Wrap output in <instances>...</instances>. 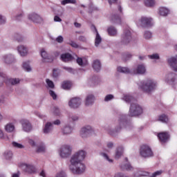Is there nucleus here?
Masks as SVG:
<instances>
[{"mask_svg": "<svg viewBox=\"0 0 177 177\" xmlns=\"http://www.w3.org/2000/svg\"><path fill=\"white\" fill-rule=\"evenodd\" d=\"M86 152L84 150H80L73 154L70 160L71 165H69V169L75 175H81V174H85L86 171V167L85 164L82 163V160L85 158Z\"/></svg>", "mask_w": 177, "mask_h": 177, "instance_id": "nucleus-1", "label": "nucleus"}, {"mask_svg": "<svg viewBox=\"0 0 177 177\" xmlns=\"http://www.w3.org/2000/svg\"><path fill=\"white\" fill-rule=\"evenodd\" d=\"M124 100L127 103H131L129 109V115L130 117H136V115H140L142 113V107L136 103V99L131 95H125L124 97Z\"/></svg>", "mask_w": 177, "mask_h": 177, "instance_id": "nucleus-2", "label": "nucleus"}, {"mask_svg": "<svg viewBox=\"0 0 177 177\" xmlns=\"http://www.w3.org/2000/svg\"><path fill=\"white\" fill-rule=\"evenodd\" d=\"M140 88L146 93H150L153 92L157 86V83L151 80H147L140 83Z\"/></svg>", "mask_w": 177, "mask_h": 177, "instance_id": "nucleus-3", "label": "nucleus"}, {"mask_svg": "<svg viewBox=\"0 0 177 177\" xmlns=\"http://www.w3.org/2000/svg\"><path fill=\"white\" fill-rule=\"evenodd\" d=\"M140 154L144 158H149V157H153V156H154L153 151H151V148L148 145H142L141 147Z\"/></svg>", "mask_w": 177, "mask_h": 177, "instance_id": "nucleus-4", "label": "nucleus"}, {"mask_svg": "<svg viewBox=\"0 0 177 177\" xmlns=\"http://www.w3.org/2000/svg\"><path fill=\"white\" fill-rule=\"evenodd\" d=\"M73 151V148L70 145H63L60 149V157L62 158H67L71 156V152Z\"/></svg>", "mask_w": 177, "mask_h": 177, "instance_id": "nucleus-5", "label": "nucleus"}, {"mask_svg": "<svg viewBox=\"0 0 177 177\" xmlns=\"http://www.w3.org/2000/svg\"><path fill=\"white\" fill-rule=\"evenodd\" d=\"M131 39H132V35L131 33V30H125L122 36V42L124 45H128V44L131 42Z\"/></svg>", "mask_w": 177, "mask_h": 177, "instance_id": "nucleus-6", "label": "nucleus"}, {"mask_svg": "<svg viewBox=\"0 0 177 177\" xmlns=\"http://www.w3.org/2000/svg\"><path fill=\"white\" fill-rule=\"evenodd\" d=\"M141 27H151L153 26V19L147 17H142L139 20Z\"/></svg>", "mask_w": 177, "mask_h": 177, "instance_id": "nucleus-7", "label": "nucleus"}, {"mask_svg": "<svg viewBox=\"0 0 177 177\" xmlns=\"http://www.w3.org/2000/svg\"><path fill=\"white\" fill-rule=\"evenodd\" d=\"M28 18V20H30L33 23H36L37 24H41V23L44 22V19L37 13L30 14Z\"/></svg>", "mask_w": 177, "mask_h": 177, "instance_id": "nucleus-8", "label": "nucleus"}, {"mask_svg": "<svg viewBox=\"0 0 177 177\" xmlns=\"http://www.w3.org/2000/svg\"><path fill=\"white\" fill-rule=\"evenodd\" d=\"M92 132H93L92 127L91 126H86L81 129L80 135L82 138H88V136H91V133H92Z\"/></svg>", "mask_w": 177, "mask_h": 177, "instance_id": "nucleus-9", "label": "nucleus"}, {"mask_svg": "<svg viewBox=\"0 0 177 177\" xmlns=\"http://www.w3.org/2000/svg\"><path fill=\"white\" fill-rule=\"evenodd\" d=\"M68 106L71 109H78L81 106V99L73 97L68 102Z\"/></svg>", "mask_w": 177, "mask_h": 177, "instance_id": "nucleus-10", "label": "nucleus"}, {"mask_svg": "<svg viewBox=\"0 0 177 177\" xmlns=\"http://www.w3.org/2000/svg\"><path fill=\"white\" fill-rule=\"evenodd\" d=\"M20 123L22 125L23 131H24L25 132H30V131L32 129V126L31 125L30 121L26 119H22L20 121Z\"/></svg>", "mask_w": 177, "mask_h": 177, "instance_id": "nucleus-11", "label": "nucleus"}, {"mask_svg": "<svg viewBox=\"0 0 177 177\" xmlns=\"http://www.w3.org/2000/svg\"><path fill=\"white\" fill-rule=\"evenodd\" d=\"M41 56L44 63H52L53 62V57L48 55V53H46L44 48H42L41 50Z\"/></svg>", "mask_w": 177, "mask_h": 177, "instance_id": "nucleus-12", "label": "nucleus"}, {"mask_svg": "<svg viewBox=\"0 0 177 177\" xmlns=\"http://www.w3.org/2000/svg\"><path fill=\"white\" fill-rule=\"evenodd\" d=\"M158 138L160 142L162 143H167L169 140V133L168 132H161L158 133Z\"/></svg>", "mask_w": 177, "mask_h": 177, "instance_id": "nucleus-13", "label": "nucleus"}, {"mask_svg": "<svg viewBox=\"0 0 177 177\" xmlns=\"http://www.w3.org/2000/svg\"><path fill=\"white\" fill-rule=\"evenodd\" d=\"M167 62L170 67L173 68L174 71L177 72V56L176 57H171L168 59Z\"/></svg>", "mask_w": 177, "mask_h": 177, "instance_id": "nucleus-14", "label": "nucleus"}, {"mask_svg": "<svg viewBox=\"0 0 177 177\" xmlns=\"http://www.w3.org/2000/svg\"><path fill=\"white\" fill-rule=\"evenodd\" d=\"M3 59L4 63L6 64H12V63H15V57L12 54H6L3 55Z\"/></svg>", "mask_w": 177, "mask_h": 177, "instance_id": "nucleus-15", "label": "nucleus"}, {"mask_svg": "<svg viewBox=\"0 0 177 177\" xmlns=\"http://www.w3.org/2000/svg\"><path fill=\"white\" fill-rule=\"evenodd\" d=\"M135 74H145L146 73V67L144 64H140L137 68L133 70Z\"/></svg>", "mask_w": 177, "mask_h": 177, "instance_id": "nucleus-16", "label": "nucleus"}, {"mask_svg": "<svg viewBox=\"0 0 177 177\" xmlns=\"http://www.w3.org/2000/svg\"><path fill=\"white\" fill-rule=\"evenodd\" d=\"M110 21L112 24H121V17L118 15H113L111 17Z\"/></svg>", "mask_w": 177, "mask_h": 177, "instance_id": "nucleus-17", "label": "nucleus"}, {"mask_svg": "<svg viewBox=\"0 0 177 177\" xmlns=\"http://www.w3.org/2000/svg\"><path fill=\"white\" fill-rule=\"evenodd\" d=\"M17 50L21 56H27L28 53V49L23 45L19 46Z\"/></svg>", "mask_w": 177, "mask_h": 177, "instance_id": "nucleus-18", "label": "nucleus"}, {"mask_svg": "<svg viewBox=\"0 0 177 177\" xmlns=\"http://www.w3.org/2000/svg\"><path fill=\"white\" fill-rule=\"evenodd\" d=\"M73 59V55H71V54L68 53L61 55V60H62V62H64L65 63H67V62H71Z\"/></svg>", "mask_w": 177, "mask_h": 177, "instance_id": "nucleus-19", "label": "nucleus"}, {"mask_svg": "<svg viewBox=\"0 0 177 177\" xmlns=\"http://www.w3.org/2000/svg\"><path fill=\"white\" fill-rule=\"evenodd\" d=\"M93 68L97 73H99V71H100V69L102 68V64L100 63V61L99 59H95L93 61Z\"/></svg>", "mask_w": 177, "mask_h": 177, "instance_id": "nucleus-20", "label": "nucleus"}, {"mask_svg": "<svg viewBox=\"0 0 177 177\" xmlns=\"http://www.w3.org/2000/svg\"><path fill=\"white\" fill-rule=\"evenodd\" d=\"M95 103V96L93 95H88L86 98L85 104L86 106H92Z\"/></svg>", "mask_w": 177, "mask_h": 177, "instance_id": "nucleus-21", "label": "nucleus"}, {"mask_svg": "<svg viewBox=\"0 0 177 177\" xmlns=\"http://www.w3.org/2000/svg\"><path fill=\"white\" fill-rule=\"evenodd\" d=\"M24 171L27 172V174H35V167L32 165H25Z\"/></svg>", "mask_w": 177, "mask_h": 177, "instance_id": "nucleus-22", "label": "nucleus"}, {"mask_svg": "<svg viewBox=\"0 0 177 177\" xmlns=\"http://www.w3.org/2000/svg\"><path fill=\"white\" fill-rule=\"evenodd\" d=\"M76 62L79 66H88V59L85 57L81 58V57H77L76 59Z\"/></svg>", "mask_w": 177, "mask_h": 177, "instance_id": "nucleus-23", "label": "nucleus"}, {"mask_svg": "<svg viewBox=\"0 0 177 177\" xmlns=\"http://www.w3.org/2000/svg\"><path fill=\"white\" fill-rule=\"evenodd\" d=\"M123 153H124V148H122V147H118L116 149L115 154V160H118L119 158H120Z\"/></svg>", "mask_w": 177, "mask_h": 177, "instance_id": "nucleus-24", "label": "nucleus"}, {"mask_svg": "<svg viewBox=\"0 0 177 177\" xmlns=\"http://www.w3.org/2000/svg\"><path fill=\"white\" fill-rule=\"evenodd\" d=\"M53 129V124H52L51 122H47L44 129V133H49L50 132H52Z\"/></svg>", "mask_w": 177, "mask_h": 177, "instance_id": "nucleus-25", "label": "nucleus"}, {"mask_svg": "<svg viewBox=\"0 0 177 177\" xmlns=\"http://www.w3.org/2000/svg\"><path fill=\"white\" fill-rule=\"evenodd\" d=\"M73 132V127L70 126V124L66 125L63 129H62V133L64 135H70Z\"/></svg>", "mask_w": 177, "mask_h": 177, "instance_id": "nucleus-26", "label": "nucleus"}, {"mask_svg": "<svg viewBox=\"0 0 177 177\" xmlns=\"http://www.w3.org/2000/svg\"><path fill=\"white\" fill-rule=\"evenodd\" d=\"M177 75L176 74L171 73L167 75L166 81L167 82L171 83V82H175V78H176Z\"/></svg>", "mask_w": 177, "mask_h": 177, "instance_id": "nucleus-27", "label": "nucleus"}, {"mask_svg": "<svg viewBox=\"0 0 177 177\" xmlns=\"http://www.w3.org/2000/svg\"><path fill=\"white\" fill-rule=\"evenodd\" d=\"M107 32L111 37L117 35V29L114 26H110L107 28Z\"/></svg>", "mask_w": 177, "mask_h": 177, "instance_id": "nucleus-28", "label": "nucleus"}, {"mask_svg": "<svg viewBox=\"0 0 177 177\" xmlns=\"http://www.w3.org/2000/svg\"><path fill=\"white\" fill-rule=\"evenodd\" d=\"M8 77L6 75V74L1 72L0 73V86L2 85V84H3V82H5L6 84H8Z\"/></svg>", "mask_w": 177, "mask_h": 177, "instance_id": "nucleus-29", "label": "nucleus"}, {"mask_svg": "<svg viewBox=\"0 0 177 177\" xmlns=\"http://www.w3.org/2000/svg\"><path fill=\"white\" fill-rule=\"evenodd\" d=\"M120 168L121 169L126 171H132L133 169V167H132L129 163H122L120 165Z\"/></svg>", "mask_w": 177, "mask_h": 177, "instance_id": "nucleus-30", "label": "nucleus"}, {"mask_svg": "<svg viewBox=\"0 0 177 177\" xmlns=\"http://www.w3.org/2000/svg\"><path fill=\"white\" fill-rule=\"evenodd\" d=\"M9 84H11V85H17V84H20V80L17 78H9L7 80V84L9 85Z\"/></svg>", "mask_w": 177, "mask_h": 177, "instance_id": "nucleus-31", "label": "nucleus"}, {"mask_svg": "<svg viewBox=\"0 0 177 177\" xmlns=\"http://www.w3.org/2000/svg\"><path fill=\"white\" fill-rule=\"evenodd\" d=\"M5 130L6 132L10 133V132H13L15 131V125L12 123H8L5 126Z\"/></svg>", "mask_w": 177, "mask_h": 177, "instance_id": "nucleus-32", "label": "nucleus"}, {"mask_svg": "<svg viewBox=\"0 0 177 177\" xmlns=\"http://www.w3.org/2000/svg\"><path fill=\"white\" fill-rule=\"evenodd\" d=\"M127 124V119L125 115H120L119 118V125L122 127Z\"/></svg>", "mask_w": 177, "mask_h": 177, "instance_id": "nucleus-33", "label": "nucleus"}, {"mask_svg": "<svg viewBox=\"0 0 177 177\" xmlns=\"http://www.w3.org/2000/svg\"><path fill=\"white\" fill-rule=\"evenodd\" d=\"M23 68L25 71L30 72L31 71V66H30V61L24 62L22 64Z\"/></svg>", "mask_w": 177, "mask_h": 177, "instance_id": "nucleus-34", "label": "nucleus"}, {"mask_svg": "<svg viewBox=\"0 0 177 177\" xmlns=\"http://www.w3.org/2000/svg\"><path fill=\"white\" fill-rule=\"evenodd\" d=\"M102 43V37H100V35H99V32H97L96 37L95 39V45L96 47L99 46L100 44Z\"/></svg>", "mask_w": 177, "mask_h": 177, "instance_id": "nucleus-35", "label": "nucleus"}, {"mask_svg": "<svg viewBox=\"0 0 177 177\" xmlns=\"http://www.w3.org/2000/svg\"><path fill=\"white\" fill-rule=\"evenodd\" d=\"M118 71L119 73H124V74H129V73H131V71H129V68L126 67H121V66L118 67Z\"/></svg>", "mask_w": 177, "mask_h": 177, "instance_id": "nucleus-36", "label": "nucleus"}, {"mask_svg": "<svg viewBox=\"0 0 177 177\" xmlns=\"http://www.w3.org/2000/svg\"><path fill=\"white\" fill-rule=\"evenodd\" d=\"M156 4V1L154 0H145V5L147 6V8H153Z\"/></svg>", "mask_w": 177, "mask_h": 177, "instance_id": "nucleus-37", "label": "nucleus"}, {"mask_svg": "<svg viewBox=\"0 0 177 177\" xmlns=\"http://www.w3.org/2000/svg\"><path fill=\"white\" fill-rule=\"evenodd\" d=\"M169 12V10H168V9L164 7L159 8V13L160 16H167V15H168Z\"/></svg>", "mask_w": 177, "mask_h": 177, "instance_id": "nucleus-38", "label": "nucleus"}, {"mask_svg": "<svg viewBox=\"0 0 177 177\" xmlns=\"http://www.w3.org/2000/svg\"><path fill=\"white\" fill-rule=\"evenodd\" d=\"M62 89H70L71 88V83L68 81H65L62 84Z\"/></svg>", "mask_w": 177, "mask_h": 177, "instance_id": "nucleus-39", "label": "nucleus"}, {"mask_svg": "<svg viewBox=\"0 0 177 177\" xmlns=\"http://www.w3.org/2000/svg\"><path fill=\"white\" fill-rule=\"evenodd\" d=\"M4 158H6V160H10L12 158V157H13V153H12V151H6L4 153Z\"/></svg>", "mask_w": 177, "mask_h": 177, "instance_id": "nucleus-40", "label": "nucleus"}, {"mask_svg": "<svg viewBox=\"0 0 177 177\" xmlns=\"http://www.w3.org/2000/svg\"><path fill=\"white\" fill-rule=\"evenodd\" d=\"M120 131H121V127L116 129L115 131L114 130H109L108 133H109V135H111V136H115L117 135V133H118V132H120Z\"/></svg>", "mask_w": 177, "mask_h": 177, "instance_id": "nucleus-41", "label": "nucleus"}, {"mask_svg": "<svg viewBox=\"0 0 177 177\" xmlns=\"http://www.w3.org/2000/svg\"><path fill=\"white\" fill-rule=\"evenodd\" d=\"M161 122H164L167 124L168 122V117L165 115V114H162L160 116H159L158 119Z\"/></svg>", "mask_w": 177, "mask_h": 177, "instance_id": "nucleus-42", "label": "nucleus"}, {"mask_svg": "<svg viewBox=\"0 0 177 177\" xmlns=\"http://www.w3.org/2000/svg\"><path fill=\"white\" fill-rule=\"evenodd\" d=\"M60 75V71L59 68H54L53 69V77L57 78Z\"/></svg>", "mask_w": 177, "mask_h": 177, "instance_id": "nucleus-43", "label": "nucleus"}, {"mask_svg": "<svg viewBox=\"0 0 177 177\" xmlns=\"http://www.w3.org/2000/svg\"><path fill=\"white\" fill-rule=\"evenodd\" d=\"M46 82L48 86V88H50V89H55V83L49 79L46 80Z\"/></svg>", "mask_w": 177, "mask_h": 177, "instance_id": "nucleus-44", "label": "nucleus"}, {"mask_svg": "<svg viewBox=\"0 0 177 177\" xmlns=\"http://www.w3.org/2000/svg\"><path fill=\"white\" fill-rule=\"evenodd\" d=\"M12 147H15L16 149H24V145L18 143L17 142H12Z\"/></svg>", "mask_w": 177, "mask_h": 177, "instance_id": "nucleus-45", "label": "nucleus"}, {"mask_svg": "<svg viewBox=\"0 0 177 177\" xmlns=\"http://www.w3.org/2000/svg\"><path fill=\"white\" fill-rule=\"evenodd\" d=\"M62 5L64 6V5H67V3H73L75 4L77 3V0H63L61 2Z\"/></svg>", "mask_w": 177, "mask_h": 177, "instance_id": "nucleus-46", "label": "nucleus"}, {"mask_svg": "<svg viewBox=\"0 0 177 177\" xmlns=\"http://www.w3.org/2000/svg\"><path fill=\"white\" fill-rule=\"evenodd\" d=\"M131 57H132V55L130 53H124L122 55V60H124V62H127V60H129Z\"/></svg>", "mask_w": 177, "mask_h": 177, "instance_id": "nucleus-47", "label": "nucleus"}, {"mask_svg": "<svg viewBox=\"0 0 177 177\" xmlns=\"http://www.w3.org/2000/svg\"><path fill=\"white\" fill-rule=\"evenodd\" d=\"M148 57L149 59H151L152 60H158L160 59V55L157 53H155V54L148 55Z\"/></svg>", "mask_w": 177, "mask_h": 177, "instance_id": "nucleus-48", "label": "nucleus"}, {"mask_svg": "<svg viewBox=\"0 0 177 177\" xmlns=\"http://www.w3.org/2000/svg\"><path fill=\"white\" fill-rule=\"evenodd\" d=\"M69 120L70 121H78V120H80V117H78V115H69Z\"/></svg>", "mask_w": 177, "mask_h": 177, "instance_id": "nucleus-49", "label": "nucleus"}, {"mask_svg": "<svg viewBox=\"0 0 177 177\" xmlns=\"http://www.w3.org/2000/svg\"><path fill=\"white\" fill-rule=\"evenodd\" d=\"M114 99V95L112 94H109L105 96L104 102H110V100H113Z\"/></svg>", "mask_w": 177, "mask_h": 177, "instance_id": "nucleus-50", "label": "nucleus"}, {"mask_svg": "<svg viewBox=\"0 0 177 177\" xmlns=\"http://www.w3.org/2000/svg\"><path fill=\"white\" fill-rule=\"evenodd\" d=\"M49 95L50 96H51L53 100H56V99H57V95L56 94V93H55V91L50 90Z\"/></svg>", "mask_w": 177, "mask_h": 177, "instance_id": "nucleus-51", "label": "nucleus"}, {"mask_svg": "<svg viewBox=\"0 0 177 177\" xmlns=\"http://www.w3.org/2000/svg\"><path fill=\"white\" fill-rule=\"evenodd\" d=\"M162 174V170L156 171L154 173H153L149 177H157L160 176Z\"/></svg>", "mask_w": 177, "mask_h": 177, "instance_id": "nucleus-52", "label": "nucleus"}, {"mask_svg": "<svg viewBox=\"0 0 177 177\" xmlns=\"http://www.w3.org/2000/svg\"><path fill=\"white\" fill-rule=\"evenodd\" d=\"M69 45H71V46H72V48H75V49H78V48H80V45H78L75 41H71L69 43Z\"/></svg>", "mask_w": 177, "mask_h": 177, "instance_id": "nucleus-53", "label": "nucleus"}, {"mask_svg": "<svg viewBox=\"0 0 177 177\" xmlns=\"http://www.w3.org/2000/svg\"><path fill=\"white\" fill-rule=\"evenodd\" d=\"M45 150L44 146H39L37 149V153H45Z\"/></svg>", "mask_w": 177, "mask_h": 177, "instance_id": "nucleus-54", "label": "nucleus"}, {"mask_svg": "<svg viewBox=\"0 0 177 177\" xmlns=\"http://www.w3.org/2000/svg\"><path fill=\"white\" fill-rule=\"evenodd\" d=\"M79 41H80L81 42H84L86 43L88 42V39L86 38V36L83 35V36H80L78 37Z\"/></svg>", "mask_w": 177, "mask_h": 177, "instance_id": "nucleus-55", "label": "nucleus"}, {"mask_svg": "<svg viewBox=\"0 0 177 177\" xmlns=\"http://www.w3.org/2000/svg\"><path fill=\"white\" fill-rule=\"evenodd\" d=\"M14 37L18 42H21V41H23V37L19 34H15Z\"/></svg>", "mask_w": 177, "mask_h": 177, "instance_id": "nucleus-56", "label": "nucleus"}, {"mask_svg": "<svg viewBox=\"0 0 177 177\" xmlns=\"http://www.w3.org/2000/svg\"><path fill=\"white\" fill-rule=\"evenodd\" d=\"M144 37L145 39H150L151 38V33L149 31H146L144 34Z\"/></svg>", "mask_w": 177, "mask_h": 177, "instance_id": "nucleus-57", "label": "nucleus"}, {"mask_svg": "<svg viewBox=\"0 0 177 177\" xmlns=\"http://www.w3.org/2000/svg\"><path fill=\"white\" fill-rule=\"evenodd\" d=\"M53 113L55 115H59L60 114V110L57 107H54L53 109Z\"/></svg>", "mask_w": 177, "mask_h": 177, "instance_id": "nucleus-58", "label": "nucleus"}, {"mask_svg": "<svg viewBox=\"0 0 177 177\" xmlns=\"http://www.w3.org/2000/svg\"><path fill=\"white\" fill-rule=\"evenodd\" d=\"M91 82H93L94 85H97V84H99V77L96 76L93 77Z\"/></svg>", "mask_w": 177, "mask_h": 177, "instance_id": "nucleus-59", "label": "nucleus"}, {"mask_svg": "<svg viewBox=\"0 0 177 177\" xmlns=\"http://www.w3.org/2000/svg\"><path fill=\"white\" fill-rule=\"evenodd\" d=\"M55 41H57L58 44H62L63 41H64V38H63V36L59 35L56 38Z\"/></svg>", "mask_w": 177, "mask_h": 177, "instance_id": "nucleus-60", "label": "nucleus"}, {"mask_svg": "<svg viewBox=\"0 0 177 177\" xmlns=\"http://www.w3.org/2000/svg\"><path fill=\"white\" fill-rule=\"evenodd\" d=\"M55 177H66V173L63 171L57 173Z\"/></svg>", "mask_w": 177, "mask_h": 177, "instance_id": "nucleus-61", "label": "nucleus"}, {"mask_svg": "<svg viewBox=\"0 0 177 177\" xmlns=\"http://www.w3.org/2000/svg\"><path fill=\"white\" fill-rule=\"evenodd\" d=\"M63 68H64V70H66L68 73H74V71L73 70V68H70V67H67V66H64Z\"/></svg>", "mask_w": 177, "mask_h": 177, "instance_id": "nucleus-62", "label": "nucleus"}, {"mask_svg": "<svg viewBox=\"0 0 177 177\" xmlns=\"http://www.w3.org/2000/svg\"><path fill=\"white\" fill-rule=\"evenodd\" d=\"M5 23H6V19L0 15V24H5Z\"/></svg>", "mask_w": 177, "mask_h": 177, "instance_id": "nucleus-63", "label": "nucleus"}, {"mask_svg": "<svg viewBox=\"0 0 177 177\" xmlns=\"http://www.w3.org/2000/svg\"><path fill=\"white\" fill-rule=\"evenodd\" d=\"M114 177H128V176H127L122 173H118L117 174L115 175Z\"/></svg>", "mask_w": 177, "mask_h": 177, "instance_id": "nucleus-64", "label": "nucleus"}]
</instances>
